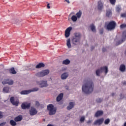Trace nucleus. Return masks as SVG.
Returning <instances> with one entry per match:
<instances>
[{"mask_svg": "<svg viewBox=\"0 0 126 126\" xmlns=\"http://www.w3.org/2000/svg\"><path fill=\"white\" fill-rule=\"evenodd\" d=\"M84 84L82 87L83 92L85 94H90L94 90V84L91 80H87L84 81Z\"/></svg>", "mask_w": 126, "mask_h": 126, "instance_id": "nucleus-1", "label": "nucleus"}, {"mask_svg": "<svg viewBox=\"0 0 126 126\" xmlns=\"http://www.w3.org/2000/svg\"><path fill=\"white\" fill-rule=\"evenodd\" d=\"M50 73V70L45 69L42 70V71L37 72L36 74V76L37 77H44V76H46V75H48Z\"/></svg>", "mask_w": 126, "mask_h": 126, "instance_id": "nucleus-2", "label": "nucleus"}, {"mask_svg": "<svg viewBox=\"0 0 126 126\" xmlns=\"http://www.w3.org/2000/svg\"><path fill=\"white\" fill-rule=\"evenodd\" d=\"M47 110L49 111L50 116L55 115L57 113V108H55L53 104H49L47 106Z\"/></svg>", "mask_w": 126, "mask_h": 126, "instance_id": "nucleus-3", "label": "nucleus"}, {"mask_svg": "<svg viewBox=\"0 0 126 126\" xmlns=\"http://www.w3.org/2000/svg\"><path fill=\"white\" fill-rule=\"evenodd\" d=\"M116 26H117L116 22L112 21L108 23L106 27L107 30H114L116 28Z\"/></svg>", "mask_w": 126, "mask_h": 126, "instance_id": "nucleus-4", "label": "nucleus"}, {"mask_svg": "<svg viewBox=\"0 0 126 126\" xmlns=\"http://www.w3.org/2000/svg\"><path fill=\"white\" fill-rule=\"evenodd\" d=\"M80 37L81 35L80 33H76L75 34V36L72 40V42L74 45H76L77 43L79 42V41H80Z\"/></svg>", "mask_w": 126, "mask_h": 126, "instance_id": "nucleus-5", "label": "nucleus"}, {"mask_svg": "<svg viewBox=\"0 0 126 126\" xmlns=\"http://www.w3.org/2000/svg\"><path fill=\"white\" fill-rule=\"evenodd\" d=\"M103 70L105 71V74L108 73V67L107 66H103L100 67V69H97L96 70V74L97 76H100V73L103 71Z\"/></svg>", "mask_w": 126, "mask_h": 126, "instance_id": "nucleus-6", "label": "nucleus"}, {"mask_svg": "<svg viewBox=\"0 0 126 126\" xmlns=\"http://www.w3.org/2000/svg\"><path fill=\"white\" fill-rule=\"evenodd\" d=\"M126 40V31H125L123 32L122 39L121 41H119L116 43V46H119V45H121L122 43H124L125 41Z\"/></svg>", "mask_w": 126, "mask_h": 126, "instance_id": "nucleus-7", "label": "nucleus"}, {"mask_svg": "<svg viewBox=\"0 0 126 126\" xmlns=\"http://www.w3.org/2000/svg\"><path fill=\"white\" fill-rule=\"evenodd\" d=\"M37 84L40 85V87L42 88L43 87H48V83L47 81L42 80L40 81L36 82Z\"/></svg>", "mask_w": 126, "mask_h": 126, "instance_id": "nucleus-8", "label": "nucleus"}, {"mask_svg": "<svg viewBox=\"0 0 126 126\" xmlns=\"http://www.w3.org/2000/svg\"><path fill=\"white\" fill-rule=\"evenodd\" d=\"M10 101L11 104H12L13 106H16V107H17V106H18V104H19V100H14V97L13 96L10 97Z\"/></svg>", "mask_w": 126, "mask_h": 126, "instance_id": "nucleus-9", "label": "nucleus"}, {"mask_svg": "<svg viewBox=\"0 0 126 126\" xmlns=\"http://www.w3.org/2000/svg\"><path fill=\"white\" fill-rule=\"evenodd\" d=\"M21 107L23 110L30 109V107H31V103L27 102L23 103L21 105Z\"/></svg>", "mask_w": 126, "mask_h": 126, "instance_id": "nucleus-10", "label": "nucleus"}, {"mask_svg": "<svg viewBox=\"0 0 126 126\" xmlns=\"http://www.w3.org/2000/svg\"><path fill=\"white\" fill-rule=\"evenodd\" d=\"M72 30V28L71 27H69L67 28L65 31V37L66 38H68L69 36L70 35V31Z\"/></svg>", "mask_w": 126, "mask_h": 126, "instance_id": "nucleus-11", "label": "nucleus"}, {"mask_svg": "<svg viewBox=\"0 0 126 126\" xmlns=\"http://www.w3.org/2000/svg\"><path fill=\"white\" fill-rule=\"evenodd\" d=\"M103 122H104V118H100L98 120H96L94 123V126H96V125H98V126H100V125H102V124H103Z\"/></svg>", "mask_w": 126, "mask_h": 126, "instance_id": "nucleus-12", "label": "nucleus"}, {"mask_svg": "<svg viewBox=\"0 0 126 126\" xmlns=\"http://www.w3.org/2000/svg\"><path fill=\"white\" fill-rule=\"evenodd\" d=\"M104 7V5L101 0L98 1L97 8L98 10H102Z\"/></svg>", "mask_w": 126, "mask_h": 126, "instance_id": "nucleus-13", "label": "nucleus"}, {"mask_svg": "<svg viewBox=\"0 0 126 126\" xmlns=\"http://www.w3.org/2000/svg\"><path fill=\"white\" fill-rule=\"evenodd\" d=\"M31 92H32V90H28V91L25 90L21 92L20 94L21 95H27L28 94H30Z\"/></svg>", "mask_w": 126, "mask_h": 126, "instance_id": "nucleus-14", "label": "nucleus"}, {"mask_svg": "<svg viewBox=\"0 0 126 126\" xmlns=\"http://www.w3.org/2000/svg\"><path fill=\"white\" fill-rule=\"evenodd\" d=\"M103 114V111L98 110L95 113L94 115V117H96V118H98V117H100V116H102Z\"/></svg>", "mask_w": 126, "mask_h": 126, "instance_id": "nucleus-15", "label": "nucleus"}, {"mask_svg": "<svg viewBox=\"0 0 126 126\" xmlns=\"http://www.w3.org/2000/svg\"><path fill=\"white\" fill-rule=\"evenodd\" d=\"M22 116L19 115L14 118L15 122H21L22 121Z\"/></svg>", "mask_w": 126, "mask_h": 126, "instance_id": "nucleus-16", "label": "nucleus"}, {"mask_svg": "<svg viewBox=\"0 0 126 126\" xmlns=\"http://www.w3.org/2000/svg\"><path fill=\"white\" fill-rule=\"evenodd\" d=\"M63 94L61 93L57 97V101L60 102L62 99H63Z\"/></svg>", "mask_w": 126, "mask_h": 126, "instance_id": "nucleus-17", "label": "nucleus"}, {"mask_svg": "<svg viewBox=\"0 0 126 126\" xmlns=\"http://www.w3.org/2000/svg\"><path fill=\"white\" fill-rule=\"evenodd\" d=\"M68 76V74H67V73H64L62 74L61 78L62 79H66Z\"/></svg>", "mask_w": 126, "mask_h": 126, "instance_id": "nucleus-18", "label": "nucleus"}, {"mask_svg": "<svg viewBox=\"0 0 126 126\" xmlns=\"http://www.w3.org/2000/svg\"><path fill=\"white\" fill-rule=\"evenodd\" d=\"M74 106V103L73 102H70L69 103V106L67 107L68 110H71L72 108Z\"/></svg>", "mask_w": 126, "mask_h": 126, "instance_id": "nucleus-19", "label": "nucleus"}, {"mask_svg": "<svg viewBox=\"0 0 126 126\" xmlns=\"http://www.w3.org/2000/svg\"><path fill=\"white\" fill-rule=\"evenodd\" d=\"M45 67V64L43 63H38L37 65L36 66V68H41V67Z\"/></svg>", "mask_w": 126, "mask_h": 126, "instance_id": "nucleus-20", "label": "nucleus"}, {"mask_svg": "<svg viewBox=\"0 0 126 126\" xmlns=\"http://www.w3.org/2000/svg\"><path fill=\"white\" fill-rule=\"evenodd\" d=\"M106 14L107 17H110V16H112V11L110 9L106 10Z\"/></svg>", "mask_w": 126, "mask_h": 126, "instance_id": "nucleus-21", "label": "nucleus"}, {"mask_svg": "<svg viewBox=\"0 0 126 126\" xmlns=\"http://www.w3.org/2000/svg\"><path fill=\"white\" fill-rule=\"evenodd\" d=\"M66 46L68 49L71 48V44L70 43V38H68L67 40Z\"/></svg>", "mask_w": 126, "mask_h": 126, "instance_id": "nucleus-22", "label": "nucleus"}, {"mask_svg": "<svg viewBox=\"0 0 126 126\" xmlns=\"http://www.w3.org/2000/svg\"><path fill=\"white\" fill-rule=\"evenodd\" d=\"M9 71L10 73H12V74H16V71L14 69V67H12L9 70Z\"/></svg>", "mask_w": 126, "mask_h": 126, "instance_id": "nucleus-23", "label": "nucleus"}, {"mask_svg": "<svg viewBox=\"0 0 126 126\" xmlns=\"http://www.w3.org/2000/svg\"><path fill=\"white\" fill-rule=\"evenodd\" d=\"M90 27L92 31V32H96V29L95 28V26H94V24H92L90 26Z\"/></svg>", "mask_w": 126, "mask_h": 126, "instance_id": "nucleus-24", "label": "nucleus"}, {"mask_svg": "<svg viewBox=\"0 0 126 126\" xmlns=\"http://www.w3.org/2000/svg\"><path fill=\"white\" fill-rule=\"evenodd\" d=\"M70 63V61H69L68 59H66L63 62V64H69Z\"/></svg>", "mask_w": 126, "mask_h": 126, "instance_id": "nucleus-25", "label": "nucleus"}, {"mask_svg": "<svg viewBox=\"0 0 126 126\" xmlns=\"http://www.w3.org/2000/svg\"><path fill=\"white\" fill-rule=\"evenodd\" d=\"M76 15L77 18H80V17H81V15H82V12L81 10H79V12L76 14Z\"/></svg>", "mask_w": 126, "mask_h": 126, "instance_id": "nucleus-26", "label": "nucleus"}, {"mask_svg": "<svg viewBox=\"0 0 126 126\" xmlns=\"http://www.w3.org/2000/svg\"><path fill=\"white\" fill-rule=\"evenodd\" d=\"M3 91L4 93H8L9 91V87H5L3 89Z\"/></svg>", "mask_w": 126, "mask_h": 126, "instance_id": "nucleus-27", "label": "nucleus"}, {"mask_svg": "<svg viewBox=\"0 0 126 126\" xmlns=\"http://www.w3.org/2000/svg\"><path fill=\"white\" fill-rule=\"evenodd\" d=\"M120 70L121 71H125L126 70V66L124 64H122L120 67Z\"/></svg>", "mask_w": 126, "mask_h": 126, "instance_id": "nucleus-28", "label": "nucleus"}, {"mask_svg": "<svg viewBox=\"0 0 126 126\" xmlns=\"http://www.w3.org/2000/svg\"><path fill=\"white\" fill-rule=\"evenodd\" d=\"M37 113H38V111L36 110V109L32 107V116L36 115Z\"/></svg>", "mask_w": 126, "mask_h": 126, "instance_id": "nucleus-29", "label": "nucleus"}, {"mask_svg": "<svg viewBox=\"0 0 126 126\" xmlns=\"http://www.w3.org/2000/svg\"><path fill=\"white\" fill-rule=\"evenodd\" d=\"M9 123H10V125H11V126H15L17 125L15 121H14V120H10Z\"/></svg>", "mask_w": 126, "mask_h": 126, "instance_id": "nucleus-30", "label": "nucleus"}, {"mask_svg": "<svg viewBox=\"0 0 126 126\" xmlns=\"http://www.w3.org/2000/svg\"><path fill=\"white\" fill-rule=\"evenodd\" d=\"M71 19L73 21V22H75V21L77 20V17L75 15H73L72 16Z\"/></svg>", "mask_w": 126, "mask_h": 126, "instance_id": "nucleus-31", "label": "nucleus"}, {"mask_svg": "<svg viewBox=\"0 0 126 126\" xmlns=\"http://www.w3.org/2000/svg\"><path fill=\"white\" fill-rule=\"evenodd\" d=\"M7 82L8 85H12L13 84V80H12L7 79Z\"/></svg>", "mask_w": 126, "mask_h": 126, "instance_id": "nucleus-32", "label": "nucleus"}, {"mask_svg": "<svg viewBox=\"0 0 126 126\" xmlns=\"http://www.w3.org/2000/svg\"><path fill=\"white\" fill-rule=\"evenodd\" d=\"M120 28L121 29H124V28H126V24H123L120 25Z\"/></svg>", "mask_w": 126, "mask_h": 126, "instance_id": "nucleus-33", "label": "nucleus"}, {"mask_svg": "<svg viewBox=\"0 0 126 126\" xmlns=\"http://www.w3.org/2000/svg\"><path fill=\"white\" fill-rule=\"evenodd\" d=\"M110 120L109 119H107L105 120L104 124L105 125H109V124L110 123Z\"/></svg>", "mask_w": 126, "mask_h": 126, "instance_id": "nucleus-34", "label": "nucleus"}, {"mask_svg": "<svg viewBox=\"0 0 126 126\" xmlns=\"http://www.w3.org/2000/svg\"><path fill=\"white\" fill-rule=\"evenodd\" d=\"M121 10H122V8H121L120 6H118L116 7V11H117V12H120Z\"/></svg>", "mask_w": 126, "mask_h": 126, "instance_id": "nucleus-35", "label": "nucleus"}, {"mask_svg": "<svg viewBox=\"0 0 126 126\" xmlns=\"http://www.w3.org/2000/svg\"><path fill=\"white\" fill-rule=\"evenodd\" d=\"M111 4L115 5L116 3V0H109Z\"/></svg>", "mask_w": 126, "mask_h": 126, "instance_id": "nucleus-36", "label": "nucleus"}, {"mask_svg": "<svg viewBox=\"0 0 126 126\" xmlns=\"http://www.w3.org/2000/svg\"><path fill=\"white\" fill-rule=\"evenodd\" d=\"M39 90V88H34L32 89V92H36Z\"/></svg>", "mask_w": 126, "mask_h": 126, "instance_id": "nucleus-37", "label": "nucleus"}, {"mask_svg": "<svg viewBox=\"0 0 126 126\" xmlns=\"http://www.w3.org/2000/svg\"><path fill=\"white\" fill-rule=\"evenodd\" d=\"M102 101H103V99H102L101 98H97L96 100V101L97 102V103H101V102H102Z\"/></svg>", "mask_w": 126, "mask_h": 126, "instance_id": "nucleus-38", "label": "nucleus"}, {"mask_svg": "<svg viewBox=\"0 0 126 126\" xmlns=\"http://www.w3.org/2000/svg\"><path fill=\"white\" fill-rule=\"evenodd\" d=\"M85 120V117H82L80 118V122H81V123H83V122H84V121Z\"/></svg>", "mask_w": 126, "mask_h": 126, "instance_id": "nucleus-39", "label": "nucleus"}, {"mask_svg": "<svg viewBox=\"0 0 126 126\" xmlns=\"http://www.w3.org/2000/svg\"><path fill=\"white\" fill-rule=\"evenodd\" d=\"M6 125V122H4L0 124V126H4Z\"/></svg>", "mask_w": 126, "mask_h": 126, "instance_id": "nucleus-40", "label": "nucleus"}, {"mask_svg": "<svg viewBox=\"0 0 126 126\" xmlns=\"http://www.w3.org/2000/svg\"><path fill=\"white\" fill-rule=\"evenodd\" d=\"M3 118V115L2 114V112L0 111V119H2Z\"/></svg>", "mask_w": 126, "mask_h": 126, "instance_id": "nucleus-41", "label": "nucleus"}, {"mask_svg": "<svg viewBox=\"0 0 126 126\" xmlns=\"http://www.w3.org/2000/svg\"><path fill=\"white\" fill-rule=\"evenodd\" d=\"M2 84H3V85H4L5 84H7V80L2 82Z\"/></svg>", "mask_w": 126, "mask_h": 126, "instance_id": "nucleus-42", "label": "nucleus"}, {"mask_svg": "<svg viewBox=\"0 0 126 126\" xmlns=\"http://www.w3.org/2000/svg\"><path fill=\"white\" fill-rule=\"evenodd\" d=\"M35 106H36V107H39V106H40V103H39V102H35Z\"/></svg>", "mask_w": 126, "mask_h": 126, "instance_id": "nucleus-43", "label": "nucleus"}, {"mask_svg": "<svg viewBox=\"0 0 126 126\" xmlns=\"http://www.w3.org/2000/svg\"><path fill=\"white\" fill-rule=\"evenodd\" d=\"M121 17H126V13H123L121 14Z\"/></svg>", "mask_w": 126, "mask_h": 126, "instance_id": "nucleus-44", "label": "nucleus"}, {"mask_svg": "<svg viewBox=\"0 0 126 126\" xmlns=\"http://www.w3.org/2000/svg\"><path fill=\"white\" fill-rule=\"evenodd\" d=\"M30 114L31 116H32V109H31L30 110Z\"/></svg>", "mask_w": 126, "mask_h": 126, "instance_id": "nucleus-45", "label": "nucleus"}, {"mask_svg": "<svg viewBox=\"0 0 126 126\" xmlns=\"http://www.w3.org/2000/svg\"><path fill=\"white\" fill-rule=\"evenodd\" d=\"M47 8H48V9L51 8V7L50 6V4H49V3L47 4Z\"/></svg>", "mask_w": 126, "mask_h": 126, "instance_id": "nucleus-46", "label": "nucleus"}, {"mask_svg": "<svg viewBox=\"0 0 126 126\" xmlns=\"http://www.w3.org/2000/svg\"><path fill=\"white\" fill-rule=\"evenodd\" d=\"M102 52H106V48H102Z\"/></svg>", "mask_w": 126, "mask_h": 126, "instance_id": "nucleus-47", "label": "nucleus"}, {"mask_svg": "<svg viewBox=\"0 0 126 126\" xmlns=\"http://www.w3.org/2000/svg\"><path fill=\"white\" fill-rule=\"evenodd\" d=\"M65 1H66V2H67V3H70L69 0H65Z\"/></svg>", "mask_w": 126, "mask_h": 126, "instance_id": "nucleus-48", "label": "nucleus"}, {"mask_svg": "<svg viewBox=\"0 0 126 126\" xmlns=\"http://www.w3.org/2000/svg\"><path fill=\"white\" fill-rule=\"evenodd\" d=\"M87 124H91V121L89 120L87 122Z\"/></svg>", "mask_w": 126, "mask_h": 126, "instance_id": "nucleus-49", "label": "nucleus"}, {"mask_svg": "<svg viewBox=\"0 0 126 126\" xmlns=\"http://www.w3.org/2000/svg\"><path fill=\"white\" fill-rule=\"evenodd\" d=\"M100 34H103V30L100 31Z\"/></svg>", "mask_w": 126, "mask_h": 126, "instance_id": "nucleus-50", "label": "nucleus"}, {"mask_svg": "<svg viewBox=\"0 0 126 126\" xmlns=\"http://www.w3.org/2000/svg\"><path fill=\"white\" fill-rule=\"evenodd\" d=\"M123 84H124V85H126V81L123 82Z\"/></svg>", "mask_w": 126, "mask_h": 126, "instance_id": "nucleus-51", "label": "nucleus"}, {"mask_svg": "<svg viewBox=\"0 0 126 126\" xmlns=\"http://www.w3.org/2000/svg\"><path fill=\"white\" fill-rule=\"evenodd\" d=\"M91 49H92V51L93 50H94V47L92 46V47H91Z\"/></svg>", "mask_w": 126, "mask_h": 126, "instance_id": "nucleus-52", "label": "nucleus"}, {"mask_svg": "<svg viewBox=\"0 0 126 126\" xmlns=\"http://www.w3.org/2000/svg\"><path fill=\"white\" fill-rule=\"evenodd\" d=\"M115 95L114 93H112V96H114Z\"/></svg>", "mask_w": 126, "mask_h": 126, "instance_id": "nucleus-53", "label": "nucleus"}, {"mask_svg": "<svg viewBox=\"0 0 126 126\" xmlns=\"http://www.w3.org/2000/svg\"><path fill=\"white\" fill-rule=\"evenodd\" d=\"M124 126H126V122L124 123Z\"/></svg>", "mask_w": 126, "mask_h": 126, "instance_id": "nucleus-54", "label": "nucleus"}]
</instances>
